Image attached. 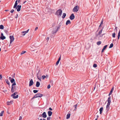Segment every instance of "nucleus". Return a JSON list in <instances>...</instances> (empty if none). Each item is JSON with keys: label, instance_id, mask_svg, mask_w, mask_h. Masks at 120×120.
Masks as SVG:
<instances>
[{"label": "nucleus", "instance_id": "f257e3e1", "mask_svg": "<svg viewBox=\"0 0 120 120\" xmlns=\"http://www.w3.org/2000/svg\"><path fill=\"white\" fill-rule=\"evenodd\" d=\"M18 0H16L15 2V4L13 8H15V9H17V11L19 12L20 11L21 7V5H19L17 6L18 4Z\"/></svg>", "mask_w": 120, "mask_h": 120}, {"label": "nucleus", "instance_id": "f03ea898", "mask_svg": "<svg viewBox=\"0 0 120 120\" xmlns=\"http://www.w3.org/2000/svg\"><path fill=\"white\" fill-rule=\"evenodd\" d=\"M111 96H109L108 98V103L107 104V105L106 106V110L107 112H108L109 110L110 107L109 106L110 105V104L111 102Z\"/></svg>", "mask_w": 120, "mask_h": 120}, {"label": "nucleus", "instance_id": "7ed1b4c3", "mask_svg": "<svg viewBox=\"0 0 120 120\" xmlns=\"http://www.w3.org/2000/svg\"><path fill=\"white\" fill-rule=\"evenodd\" d=\"M62 13V10L60 9L56 11L55 14L58 16H61Z\"/></svg>", "mask_w": 120, "mask_h": 120}, {"label": "nucleus", "instance_id": "20e7f679", "mask_svg": "<svg viewBox=\"0 0 120 120\" xmlns=\"http://www.w3.org/2000/svg\"><path fill=\"white\" fill-rule=\"evenodd\" d=\"M42 94L40 93H38L35 94L31 99V100H32L35 98H40L42 97L43 96Z\"/></svg>", "mask_w": 120, "mask_h": 120}, {"label": "nucleus", "instance_id": "39448f33", "mask_svg": "<svg viewBox=\"0 0 120 120\" xmlns=\"http://www.w3.org/2000/svg\"><path fill=\"white\" fill-rule=\"evenodd\" d=\"M79 7L78 6H75L73 9V11L74 12H77L79 10Z\"/></svg>", "mask_w": 120, "mask_h": 120}, {"label": "nucleus", "instance_id": "423d86ee", "mask_svg": "<svg viewBox=\"0 0 120 120\" xmlns=\"http://www.w3.org/2000/svg\"><path fill=\"white\" fill-rule=\"evenodd\" d=\"M16 86H11V92L12 93H13L15 91H16Z\"/></svg>", "mask_w": 120, "mask_h": 120}, {"label": "nucleus", "instance_id": "0eeeda50", "mask_svg": "<svg viewBox=\"0 0 120 120\" xmlns=\"http://www.w3.org/2000/svg\"><path fill=\"white\" fill-rule=\"evenodd\" d=\"M42 116L44 118H46L47 117V115L45 112H44L42 114V116L41 114L39 116L40 117Z\"/></svg>", "mask_w": 120, "mask_h": 120}, {"label": "nucleus", "instance_id": "6e6552de", "mask_svg": "<svg viewBox=\"0 0 120 120\" xmlns=\"http://www.w3.org/2000/svg\"><path fill=\"white\" fill-rule=\"evenodd\" d=\"M75 18V16L72 13L71 14V15L70 16L69 18L71 20H72Z\"/></svg>", "mask_w": 120, "mask_h": 120}, {"label": "nucleus", "instance_id": "1a4fd4ad", "mask_svg": "<svg viewBox=\"0 0 120 120\" xmlns=\"http://www.w3.org/2000/svg\"><path fill=\"white\" fill-rule=\"evenodd\" d=\"M10 38V41L11 42H13L14 39V36L13 35L10 36H9Z\"/></svg>", "mask_w": 120, "mask_h": 120}, {"label": "nucleus", "instance_id": "9d476101", "mask_svg": "<svg viewBox=\"0 0 120 120\" xmlns=\"http://www.w3.org/2000/svg\"><path fill=\"white\" fill-rule=\"evenodd\" d=\"M29 30V29H28L26 31H23L22 32V35L23 36L25 35L26 33H27L28 32Z\"/></svg>", "mask_w": 120, "mask_h": 120}, {"label": "nucleus", "instance_id": "9b49d317", "mask_svg": "<svg viewBox=\"0 0 120 120\" xmlns=\"http://www.w3.org/2000/svg\"><path fill=\"white\" fill-rule=\"evenodd\" d=\"M34 83L33 82V81L32 79H31V80L30 81L29 84V86H30L33 85Z\"/></svg>", "mask_w": 120, "mask_h": 120}, {"label": "nucleus", "instance_id": "f8f14e48", "mask_svg": "<svg viewBox=\"0 0 120 120\" xmlns=\"http://www.w3.org/2000/svg\"><path fill=\"white\" fill-rule=\"evenodd\" d=\"M40 70H39L38 73L37 75V77H41V74L40 71Z\"/></svg>", "mask_w": 120, "mask_h": 120}, {"label": "nucleus", "instance_id": "ddd939ff", "mask_svg": "<svg viewBox=\"0 0 120 120\" xmlns=\"http://www.w3.org/2000/svg\"><path fill=\"white\" fill-rule=\"evenodd\" d=\"M114 87H113L112 89H111L109 94V96L110 95H111L112 92L113 91V90H114Z\"/></svg>", "mask_w": 120, "mask_h": 120}, {"label": "nucleus", "instance_id": "4468645a", "mask_svg": "<svg viewBox=\"0 0 120 120\" xmlns=\"http://www.w3.org/2000/svg\"><path fill=\"white\" fill-rule=\"evenodd\" d=\"M48 77V75H46V76L43 75L42 76V79H44L45 78H47Z\"/></svg>", "mask_w": 120, "mask_h": 120}, {"label": "nucleus", "instance_id": "2eb2a0df", "mask_svg": "<svg viewBox=\"0 0 120 120\" xmlns=\"http://www.w3.org/2000/svg\"><path fill=\"white\" fill-rule=\"evenodd\" d=\"M48 116H51L52 114V112L50 111H49L48 112Z\"/></svg>", "mask_w": 120, "mask_h": 120}, {"label": "nucleus", "instance_id": "dca6fc26", "mask_svg": "<svg viewBox=\"0 0 120 120\" xmlns=\"http://www.w3.org/2000/svg\"><path fill=\"white\" fill-rule=\"evenodd\" d=\"M107 46V45H105V46L103 49H102V50H101V53H102V52H103L104 50L106 49V48Z\"/></svg>", "mask_w": 120, "mask_h": 120}, {"label": "nucleus", "instance_id": "f3484780", "mask_svg": "<svg viewBox=\"0 0 120 120\" xmlns=\"http://www.w3.org/2000/svg\"><path fill=\"white\" fill-rule=\"evenodd\" d=\"M40 83L38 81H37L36 84V86L37 87H39L40 85Z\"/></svg>", "mask_w": 120, "mask_h": 120}, {"label": "nucleus", "instance_id": "a211bd4d", "mask_svg": "<svg viewBox=\"0 0 120 120\" xmlns=\"http://www.w3.org/2000/svg\"><path fill=\"white\" fill-rule=\"evenodd\" d=\"M71 23V22L69 20H67L66 22V24L67 25L69 24H70Z\"/></svg>", "mask_w": 120, "mask_h": 120}, {"label": "nucleus", "instance_id": "6ab92c4d", "mask_svg": "<svg viewBox=\"0 0 120 120\" xmlns=\"http://www.w3.org/2000/svg\"><path fill=\"white\" fill-rule=\"evenodd\" d=\"M103 107H101L99 109L100 113L101 114L102 113V111L103 110Z\"/></svg>", "mask_w": 120, "mask_h": 120}, {"label": "nucleus", "instance_id": "aec40b11", "mask_svg": "<svg viewBox=\"0 0 120 120\" xmlns=\"http://www.w3.org/2000/svg\"><path fill=\"white\" fill-rule=\"evenodd\" d=\"M70 115H71L70 113H68L67 115L66 118V119H68L70 117Z\"/></svg>", "mask_w": 120, "mask_h": 120}, {"label": "nucleus", "instance_id": "412c9836", "mask_svg": "<svg viewBox=\"0 0 120 120\" xmlns=\"http://www.w3.org/2000/svg\"><path fill=\"white\" fill-rule=\"evenodd\" d=\"M66 16V14L65 13H63L62 15V17L63 19Z\"/></svg>", "mask_w": 120, "mask_h": 120}, {"label": "nucleus", "instance_id": "4be33fe9", "mask_svg": "<svg viewBox=\"0 0 120 120\" xmlns=\"http://www.w3.org/2000/svg\"><path fill=\"white\" fill-rule=\"evenodd\" d=\"M0 38L2 40H4L6 38L4 36H0Z\"/></svg>", "mask_w": 120, "mask_h": 120}, {"label": "nucleus", "instance_id": "5701e85b", "mask_svg": "<svg viewBox=\"0 0 120 120\" xmlns=\"http://www.w3.org/2000/svg\"><path fill=\"white\" fill-rule=\"evenodd\" d=\"M18 94V92H15L14 93L12 94L11 95V97L14 96L15 95L17 94Z\"/></svg>", "mask_w": 120, "mask_h": 120}, {"label": "nucleus", "instance_id": "b1692460", "mask_svg": "<svg viewBox=\"0 0 120 120\" xmlns=\"http://www.w3.org/2000/svg\"><path fill=\"white\" fill-rule=\"evenodd\" d=\"M101 43V41H99L97 42V44L98 45H100Z\"/></svg>", "mask_w": 120, "mask_h": 120}, {"label": "nucleus", "instance_id": "393cba45", "mask_svg": "<svg viewBox=\"0 0 120 120\" xmlns=\"http://www.w3.org/2000/svg\"><path fill=\"white\" fill-rule=\"evenodd\" d=\"M77 105H78V103H77L75 105H74V107H75V108L74 109V110H76V109H77L76 107H77Z\"/></svg>", "mask_w": 120, "mask_h": 120}, {"label": "nucleus", "instance_id": "a878e982", "mask_svg": "<svg viewBox=\"0 0 120 120\" xmlns=\"http://www.w3.org/2000/svg\"><path fill=\"white\" fill-rule=\"evenodd\" d=\"M10 82L11 83H13V82H15V81L13 78H12V79L11 80Z\"/></svg>", "mask_w": 120, "mask_h": 120}, {"label": "nucleus", "instance_id": "bb28decb", "mask_svg": "<svg viewBox=\"0 0 120 120\" xmlns=\"http://www.w3.org/2000/svg\"><path fill=\"white\" fill-rule=\"evenodd\" d=\"M103 28H102V29H101L99 32H98V34L100 35L102 33V31L103 30Z\"/></svg>", "mask_w": 120, "mask_h": 120}, {"label": "nucleus", "instance_id": "cd10ccee", "mask_svg": "<svg viewBox=\"0 0 120 120\" xmlns=\"http://www.w3.org/2000/svg\"><path fill=\"white\" fill-rule=\"evenodd\" d=\"M4 26L3 25H0V29L3 30L4 29Z\"/></svg>", "mask_w": 120, "mask_h": 120}, {"label": "nucleus", "instance_id": "c85d7f7f", "mask_svg": "<svg viewBox=\"0 0 120 120\" xmlns=\"http://www.w3.org/2000/svg\"><path fill=\"white\" fill-rule=\"evenodd\" d=\"M19 96V95H17L16 96H14L13 97V98L14 99H15L17 98Z\"/></svg>", "mask_w": 120, "mask_h": 120}, {"label": "nucleus", "instance_id": "c756f323", "mask_svg": "<svg viewBox=\"0 0 120 120\" xmlns=\"http://www.w3.org/2000/svg\"><path fill=\"white\" fill-rule=\"evenodd\" d=\"M60 28V25H58L57 27V29L56 30V31H58V30Z\"/></svg>", "mask_w": 120, "mask_h": 120}, {"label": "nucleus", "instance_id": "7c9ffc66", "mask_svg": "<svg viewBox=\"0 0 120 120\" xmlns=\"http://www.w3.org/2000/svg\"><path fill=\"white\" fill-rule=\"evenodd\" d=\"M113 46V44L112 43H111L109 47V48H112Z\"/></svg>", "mask_w": 120, "mask_h": 120}, {"label": "nucleus", "instance_id": "2f4dec72", "mask_svg": "<svg viewBox=\"0 0 120 120\" xmlns=\"http://www.w3.org/2000/svg\"><path fill=\"white\" fill-rule=\"evenodd\" d=\"M57 31H56V30H55L54 31H53L52 32V34H54L55 33H56L57 32Z\"/></svg>", "mask_w": 120, "mask_h": 120}, {"label": "nucleus", "instance_id": "473e14b6", "mask_svg": "<svg viewBox=\"0 0 120 120\" xmlns=\"http://www.w3.org/2000/svg\"><path fill=\"white\" fill-rule=\"evenodd\" d=\"M4 112V111H1V112L0 113V116H3V113Z\"/></svg>", "mask_w": 120, "mask_h": 120}, {"label": "nucleus", "instance_id": "72a5a7b5", "mask_svg": "<svg viewBox=\"0 0 120 120\" xmlns=\"http://www.w3.org/2000/svg\"><path fill=\"white\" fill-rule=\"evenodd\" d=\"M6 83L8 84L9 86H10V82H9V81L8 80H6Z\"/></svg>", "mask_w": 120, "mask_h": 120}, {"label": "nucleus", "instance_id": "f704fd0d", "mask_svg": "<svg viewBox=\"0 0 120 120\" xmlns=\"http://www.w3.org/2000/svg\"><path fill=\"white\" fill-rule=\"evenodd\" d=\"M112 37L113 38H115L116 36V34L115 33H114L112 34Z\"/></svg>", "mask_w": 120, "mask_h": 120}, {"label": "nucleus", "instance_id": "c9c22d12", "mask_svg": "<svg viewBox=\"0 0 120 120\" xmlns=\"http://www.w3.org/2000/svg\"><path fill=\"white\" fill-rule=\"evenodd\" d=\"M26 51H22V52H21V53H20V55H22L24 53H26Z\"/></svg>", "mask_w": 120, "mask_h": 120}, {"label": "nucleus", "instance_id": "e433bc0d", "mask_svg": "<svg viewBox=\"0 0 120 120\" xmlns=\"http://www.w3.org/2000/svg\"><path fill=\"white\" fill-rule=\"evenodd\" d=\"M93 66L94 68H96L97 67V65L96 64H93Z\"/></svg>", "mask_w": 120, "mask_h": 120}, {"label": "nucleus", "instance_id": "4c0bfd02", "mask_svg": "<svg viewBox=\"0 0 120 120\" xmlns=\"http://www.w3.org/2000/svg\"><path fill=\"white\" fill-rule=\"evenodd\" d=\"M38 91L37 90H33V92L34 93H37V92H38Z\"/></svg>", "mask_w": 120, "mask_h": 120}, {"label": "nucleus", "instance_id": "58836bf2", "mask_svg": "<svg viewBox=\"0 0 120 120\" xmlns=\"http://www.w3.org/2000/svg\"><path fill=\"white\" fill-rule=\"evenodd\" d=\"M13 83L12 84L11 86H15L16 84L15 82H13Z\"/></svg>", "mask_w": 120, "mask_h": 120}, {"label": "nucleus", "instance_id": "ea45409f", "mask_svg": "<svg viewBox=\"0 0 120 120\" xmlns=\"http://www.w3.org/2000/svg\"><path fill=\"white\" fill-rule=\"evenodd\" d=\"M60 61H59V60H58L56 62V65H58V64H59V62Z\"/></svg>", "mask_w": 120, "mask_h": 120}, {"label": "nucleus", "instance_id": "a19ab883", "mask_svg": "<svg viewBox=\"0 0 120 120\" xmlns=\"http://www.w3.org/2000/svg\"><path fill=\"white\" fill-rule=\"evenodd\" d=\"M100 34H98H98H97L96 33L95 34V38L96 39L97 37L98 36L100 35Z\"/></svg>", "mask_w": 120, "mask_h": 120}, {"label": "nucleus", "instance_id": "79ce46f5", "mask_svg": "<svg viewBox=\"0 0 120 120\" xmlns=\"http://www.w3.org/2000/svg\"><path fill=\"white\" fill-rule=\"evenodd\" d=\"M50 87V84H49L48 85L47 87V88L48 89H49Z\"/></svg>", "mask_w": 120, "mask_h": 120}, {"label": "nucleus", "instance_id": "37998d69", "mask_svg": "<svg viewBox=\"0 0 120 120\" xmlns=\"http://www.w3.org/2000/svg\"><path fill=\"white\" fill-rule=\"evenodd\" d=\"M37 77L38 79H39V80H40L41 81V77Z\"/></svg>", "mask_w": 120, "mask_h": 120}, {"label": "nucleus", "instance_id": "c03bdc74", "mask_svg": "<svg viewBox=\"0 0 120 120\" xmlns=\"http://www.w3.org/2000/svg\"><path fill=\"white\" fill-rule=\"evenodd\" d=\"M14 10L13 9H12L11 11H10V12L11 13H13V12L14 11Z\"/></svg>", "mask_w": 120, "mask_h": 120}, {"label": "nucleus", "instance_id": "a18cd8bd", "mask_svg": "<svg viewBox=\"0 0 120 120\" xmlns=\"http://www.w3.org/2000/svg\"><path fill=\"white\" fill-rule=\"evenodd\" d=\"M56 24V23H54L52 24V27H54L55 25Z\"/></svg>", "mask_w": 120, "mask_h": 120}, {"label": "nucleus", "instance_id": "49530a36", "mask_svg": "<svg viewBox=\"0 0 120 120\" xmlns=\"http://www.w3.org/2000/svg\"><path fill=\"white\" fill-rule=\"evenodd\" d=\"M103 19L102 20H101V22L100 24L102 25L103 24Z\"/></svg>", "mask_w": 120, "mask_h": 120}, {"label": "nucleus", "instance_id": "de8ad7c7", "mask_svg": "<svg viewBox=\"0 0 120 120\" xmlns=\"http://www.w3.org/2000/svg\"><path fill=\"white\" fill-rule=\"evenodd\" d=\"M51 118V117H48L47 118V120H50Z\"/></svg>", "mask_w": 120, "mask_h": 120}, {"label": "nucleus", "instance_id": "09e8293b", "mask_svg": "<svg viewBox=\"0 0 120 120\" xmlns=\"http://www.w3.org/2000/svg\"><path fill=\"white\" fill-rule=\"evenodd\" d=\"M7 105H10L11 104V103H10V102H7Z\"/></svg>", "mask_w": 120, "mask_h": 120}, {"label": "nucleus", "instance_id": "8fccbe9b", "mask_svg": "<svg viewBox=\"0 0 120 120\" xmlns=\"http://www.w3.org/2000/svg\"><path fill=\"white\" fill-rule=\"evenodd\" d=\"M2 76L1 75H0V79L1 80L2 78Z\"/></svg>", "mask_w": 120, "mask_h": 120}, {"label": "nucleus", "instance_id": "3c124183", "mask_svg": "<svg viewBox=\"0 0 120 120\" xmlns=\"http://www.w3.org/2000/svg\"><path fill=\"white\" fill-rule=\"evenodd\" d=\"M18 14H17L16 15V16H15V18H18Z\"/></svg>", "mask_w": 120, "mask_h": 120}, {"label": "nucleus", "instance_id": "603ef678", "mask_svg": "<svg viewBox=\"0 0 120 120\" xmlns=\"http://www.w3.org/2000/svg\"><path fill=\"white\" fill-rule=\"evenodd\" d=\"M22 117L21 116H20L19 117V120H22Z\"/></svg>", "mask_w": 120, "mask_h": 120}, {"label": "nucleus", "instance_id": "864d4df0", "mask_svg": "<svg viewBox=\"0 0 120 120\" xmlns=\"http://www.w3.org/2000/svg\"><path fill=\"white\" fill-rule=\"evenodd\" d=\"M96 84H95L94 86V90L95 89V88L96 87Z\"/></svg>", "mask_w": 120, "mask_h": 120}, {"label": "nucleus", "instance_id": "5fc2aeb1", "mask_svg": "<svg viewBox=\"0 0 120 120\" xmlns=\"http://www.w3.org/2000/svg\"><path fill=\"white\" fill-rule=\"evenodd\" d=\"M60 59H61V55L60 56V57H59V58L58 60H59V61H60Z\"/></svg>", "mask_w": 120, "mask_h": 120}, {"label": "nucleus", "instance_id": "6e6d98bb", "mask_svg": "<svg viewBox=\"0 0 120 120\" xmlns=\"http://www.w3.org/2000/svg\"><path fill=\"white\" fill-rule=\"evenodd\" d=\"M38 29V27H36L35 29V31L36 30Z\"/></svg>", "mask_w": 120, "mask_h": 120}, {"label": "nucleus", "instance_id": "4d7b16f0", "mask_svg": "<svg viewBox=\"0 0 120 120\" xmlns=\"http://www.w3.org/2000/svg\"><path fill=\"white\" fill-rule=\"evenodd\" d=\"M49 109L50 110L52 111V109L50 107L49 108Z\"/></svg>", "mask_w": 120, "mask_h": 120}, {"label": "nucleus", "instance_id": "13d9d810", "mask_svg": "<svg viewBox=\"0 0 120 120\" xmlns=\"http://www.w3.org/2000/svg\"><path fill=\"white\" fill-rule=\"evenodd\" d=\"M101 24H100V25H99V28H98V29H100V28L101 27Z\"/></svg>", "mask_w": 120, "mask_h": 120}, {"label": "nucleus", "instance_id": "bf43d9fd", "mask_svg": "<svg viewBox=\"0 0 120 120\" xmlns=\"http://www.w3.org/2000/svg\"><path fill=\"white\" fill-rule=\"evenodd\" d=\"M12 79V78L11 77H10L9 78V79L10 80V81H11V80Z\"/></svg>", "mask_w": 120, "mask_h": 120}, {"label": "nucleus", "instance_id": "052dcab7", "mask_svg": "<svg viewBox=\"0 0 120 120\" xmlns=\"http://www.w3.org/2000/svg\"><path fill=\"white\" fill-rule=\"evenodd\" d=\"M4 36L3 34L2 33H1V36Z\"/></svg>", "mask_w": 120, "mask_h": 120}, {"label": "nucleus", "instance_id": "680f3d73", "mask_svg": "<svg viewBox=\"0 0 120 120\" xmlns=\"http://www.w3.org/2000/svg\"><path fill=\"white\" fill-rule=\"evenodd\" d=\"M10 102V103H11V104H12V103L13 102V101H11L10 102Z\"/></svg>", "mask_w": 120, "mask_h": 120}, {"label": "nucleus", "instance_id": "e2e57ef3", "mask_svg": "<svg viewBox=\"0 0 120 120\" xmlns=\"http://www.w3.org/2000/svg\"><path fill=\"white\" fill-rule=\"evenodd\" d=\"M117 27H115V29L116 30H117Z\"/></svg>", "mask_w": 120, "mask_h": 120}, {"label": "nucleus", "instance_id": "0e129e2a", "mask_svg": "<svg viewBox=\"0 0 120 120\" xmlns=\"http://www.w3.org/2000/svg\"><path fill=\"white\" fill-rule=\"evenodd\" d=\"M15 73H14V75H13L12 76L13 78L14 77H15Z\"/></svg>", "mask_w": 120, "mask_h": 120}, {"label": "nucleus", "instance_id": "69168bd1", "mask_svg": "<svg viewBox=\"0 0 120 120\" xmlns=\"http://www.w3.org/2000/svg\"><path fill=\"white\" fill-rule=\"evenodd\" d=\"M26 2V1L25 0L24 1V2H23V4H24Z\"/></svg>", "mask_w": 120, "mask_h": 120}, {"label": "nucleus", "instance_id": "338daca9", "mask_svg": "<svg viewBox=\"0 0 120 120\" xmlns=\"http://www.w3.org/2000/svg\"><path fill=\"white\" fill-rule=\"evenodd\" d=\"M12 42H11V41H10V45H11V44Z\"/></svg>", "mask_w": 120, "mask_h": 120}, {"label": "nucleus", "instance_id": "774afa93", "mask_svg": "<svg viewBox=\"0 0 120 120\" xmlns=\"http://www.w3.org/2000/svg\"><path fill=\"white\" fill-rule=\"evenodd\" d=\"M49 37H47V40H49Z\"/></svg>", "mask_w": 120, "mask_h": 120}]
</instances>
